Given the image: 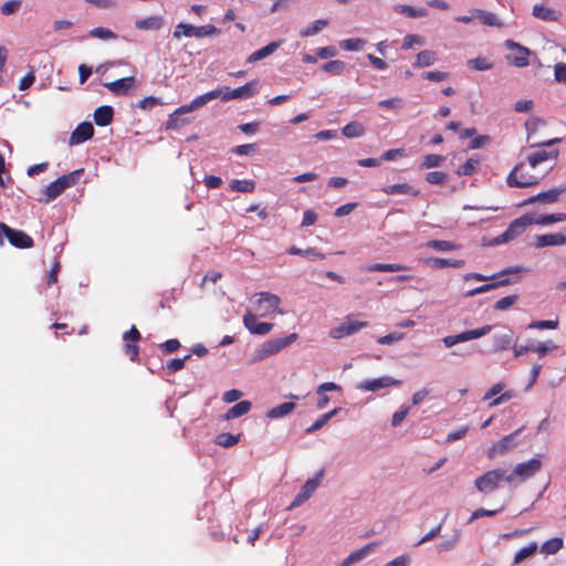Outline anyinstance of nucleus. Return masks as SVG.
Here are the masks:
<instances>
[{
  "instance_id": "nucleus-1",
  "label": "nucleus",
  "mask_w": 566,
  "mask_h": 566,
  "mask_svg": "<svg viewBox=\"0 0 566 566\" xmlns=\"http://www.w3.org/2000/svg\"><path fill=\"white\" fill-rule=\"evenodd\" d=\"M523 271H525V269L523 266L515 265V266H507V268L503 269L502 271H500L499 273H495L491 276H486V275H483L480 273H468L464 276V280L474 279L480 282H483V281H491V282L468 291L465 293V296L471 297V296H474L478 294L486 293L491 290H494V289H497L501 286H506V285L513 284L516 282V280L511 279L509 276L513 275V274L521 273Z\"/></svg>"
},
{
  "instance_id": "nucleus-2",
  "label": "nucleus",
  "mask_w": 566,
  "mask_h": 566,
  "mask_svg": "<svg viewBox=\"0 0 566 566\" xmlns=\"http://www.w3.org/2000/svg\"><path fill=\"white\" fill-rule=\"evenodd\" d=\"M84 174V169L80 168L70 174L59 177L50 182L42 191L45 202L56 199L65 189L75 186Z\"/></svg>"
},
{
  "instance_id": "nucleus-3",
  "label": "nucleus",
  "mask_w": 566,
  "mask_h": 566,
  "mask_svg": "<svg viewBox=\"0 0 566 566\" xmlns=\"http://www.w3.org/2000/svg\"><path fill=\"white\" fill-rule=\"evenodd\" d=\"M532 224H534L533 217L528 213L523 214L522 217L513 220L509 224L506 230L502 234L492 239L488 243V245L495 247V245H500L503 243H507V242L516 239L518 235H521L526 230V228Z\"/></svg>"
},
{
  "instance_id": "nucleus-4",
  "label": "nucleus",
  "mask_w": 566,
  "mask_h": 566,
  "mask_svg": "<svg viewBox=\"0 0 566 566\" xmlns=\"http://www.w3.org/2000/svg\"><path fill=\"white\" fill-rule=\"evenodd\" d=\"M542 469L541 460L533 458L526 462H522L515 465L510 474H506L505 481L509 483L524 482L527 479L534 476Z\"/></svg>"
},
{
  "instance_id": "nucleus-5",
  "label": "nucleus",
  "mask_w": 566,
  "mask_h": 566,
  "mask_svg": "<svg viewBox=\"0 0 566 566\" xmlns=\"http://www.w3.org/2000/svg\"><path fill=\"white\" fill-rule=\"evenodd\" d=\"M7 239L11 245L25 249L33 247V239L22 230L10 228L8 224L0 222V245H3V239Z\"/></svg>"
},
{
  "instance_id": "nucleus-6",
  "label": "nucleus",
  "mask_w": 566,
  "mask_h": 566,
  "mask_svg": "<svg viewBox=\"0 0 566 566\" xmlns=\"http://www.w3.org/2000/svg\"><path fill=\"white\" fill-rule=\"evenodd\" d=\"M218 34H220V30L217 29L212 24L196 27L192 24L181 22L176 25L172 35L175 39H180L182 35L187 36V38H189V36L206 38V36L218 35Z\"/></svg>"
},
{
  "instance_id": "nucleus-7",
  "label": "nucleus",
  "mask_w": 566,
  "mask_h": 566,
  "mask_svg": "<svg viewBox=\"0 0 566 566\" xmlns=\"http://www.w3.org/2000/svg\"><path fill=\"white\" fill-rule=\"evenodd\" d=\"M506 471L504 469H495L485 472L474 481L475 488L484 494H489L499 488L501 480H505Z\"/></svg>"
},
{
  "instance_id": "nucleus-8",
  "label": "nucleus",
  "mask_w": 566,
  "mask_h": 566,
  "mask_svg": "<svg viewBox=\"0 0 566 566\" xmlns=\"http://www.w3.org/2000/svg\"><path fill=\"white\" fill-rule=\"evenodd\" d=\"M297 338V334L292 333L285 337L266 340L256 353V358L262 360L271 355L277 354L283 348L291 345Z\"/></svg>"
},
{
  "instance_id": "nucleus-9",
  "label": "nucleus",
  "mask_w": 566,
  "mask_h": 566,
  "mask_svg": "<svg viewBox=\"0 0 566 566\" xmlns=\"http://www.w3.org/2000/svg\"><path fill=\"white\" fill-rule=\"evenodd\" d=\"M259 82L256 80L245 83L244 85L230 90L228 86L221 87L223 93L220 95L222 102L230 99H243L252 97L258 92Z\"/></svg>"
},
{
  "instance_id": "nucleus-10",
  "label": "nucleus",
  "mask_w": 566,
  "mask_h": 566,
  "mask_svg": "<svg viewBox=\"0 0 566 566\" xmlns=\"http://www.w3.org/2000/svg\"><path fill=\"white\" fill-rule=\"evenodd\" d=\"M255 296H258L256 305L261 317H265L274 312L284 313L279 308L281 298L277 295L270 292H260Z\"/></svg>"
},
{
  "instance_id": "nucleus-11",
  "label": "nucleus",
  "mask_w": 566,
  "mask_h": 566,
  "mask_svg": "<svg viewBox=\"0 0 566 566\" xmlns=\"http://www.w3.org/2000/svg\"><path fill=\"white\" fill-rule=\"evenodd\" d=\"M368 326V322H359L353 319L352 316H348L343 324L339 326L333 328L329 332V336L332 338H343L349 335L355 334L356 332L360 331L361 328Z\"/></svg>"
},
{
  "instance_id": "nucleus-12",
  "label": "nucleus",
  "mask_w": 566,
  "mask_h": 566,
  "mask_svg": "<svg viewBox=\"0 0 566 566\" xmlns=\"http://www.w3.org/2000/svg\"><path fill=\"white\" fill-rule=\"evenodd\" d=\"M505 46L509 50H516L518 52V54H516L514 56H512V55L506 56L509 64L517 66V67H525L530 64V61H528V55L531 54L530 49L521 45L517 42H514L513 40H506Z\"/></svg>"
},
{
  "instance_id": "nucleus-13",
  "label": "nucleus",
  "mask_w": 566,
  "mask_h": 566,
  "mask_svg": "<svg viewBox=\"0 0 566 566\" xmlns=\"http://www.w3.org/2000/svg\"><path fill=\"white\" fill-rule=\"evenodd\" d=\"M243 325L251 333L255 335H266L273 328L272 323L258 322V315L248 311L243 316Z\"/></svg>"
},
{
  "instance_id": "nucleus-14",
  "label": "nucleus",
  "mask_w": 566,
  "mask_h": 566,
  "mask_svg": "<svg viewBox=\"0 0 566 566\" xmlns=\"http://www.w3.org/2000/svg\"><path fill=\"white\" fill-rule=\"evenodd\" d=\"M401 380L395 379L390 376H384L376 379H367L357 385V388L366 391H377L390 386H399Z\"/></svg>"
},
{
  "instance_id": "nucleus-15",
  "label": "nucleus",
  "mask_w": 566,
  "mask_h": 566,
  "mask_svg": "<svg viewBox=\"0 0 566 566\" xmlns=\"http://www.w3.org/2000/svg\"><path fill=\"white\" fill-rule=\"evenodd\" d=\"M94 126L90 122H83L72 132L69 138V145H80L88 139H91L94 135Z\"/></svg>"
},
{
  "instance_id": "nucleus-16",
  "label": "nucleus",
  "mask_w": 566,
  "mask_h": 566,
  "mask_svg": "<svg viewBox=\"0 0 566 566\" xmlns=\"http://www.w3.org/2000/svg\"><path fill=\"white\" fill-rule=\"evenodd\" d=\"M523 167H524V164L520 163L509 174V176L506 178V182L510 187L526 188V187L535 186L538 184V180L533 176L526 178L524 175H521V178L520 179L517 178V172Z\"/></svg>"
},
{
  "instance_id": "nucleus-17",
  "label": "nucleus",
  "mask_w": 566,
  "mask_h": 566,
  "mask_svg": "<svg viewBox=\"0 0 566 566\" xmlns=\"http://www.w3.org/2000/svg\"><path fill=\"white\" fill-rule=\"evenodd\" d=\"M521 432V429L512 432L511 434L502 438L496 444H494L489 451V458H493L495 454H504L509 450L513 449L517 442L516 437Z\"/></svg>"
},
{
  "instance_id": "nucleus-18",
  "label": "nucleus",
  "mask_w": 566,
  "mask_h": 566,
  "mask_svg": "<svg viewBox=\"0 0 566 566\" xmlns=\"http://www.w3.org/2000/svg\"><path fill=\"white\" fill-rule=\"evenodd\" d=\"M482 337L480 328L464 331L457 335H448L442 338L446 347L450 348L459 343L469 342Z\"/></svg>"
},
{
  "instance_id": "nucleus-19",
  "label": "nucleus",
  "mask_w": 566,
  "mask_h": 566,
  "mask_svg": "<svg viewBox=\"0 0 566 566\" xmlns=\"http://www.w3.org/2000/svg\"><path fill=\"white\" fill-rule=\"evenodd\" d=\"M136 85V80L133 76L123 77L113 82L104 83L115 95H126Z\"/></svg>"
},
{
  "instance_id": "nucleus-20",
  "label": "nucleus",
  "mask_w": 566,
  "mask_h": 566,
  "mask_svg": "<svg viewBox=\"0 0 566 566\" xmlns=\"http://www.w3.org/2000/svg\"><path fill=\"white\" fill-rule=\"evenodd\" d=\"M494 352H501L516 345L517 338L514 337L513 331L506 328L503 333H496L493 336Z\"/></svg>"
},
{
  "instance_id": "nucleus-21",
  "label": "nucleus",
  "mask_w": 566,
  "mask_h": 566,
  "mask_svg": "<svg viewBox=\"0 0 566 566\" xmlns=\"http://www.w3.org/2000/svg\"><path fill=\"white\" fill-rule=\"evenodd\" d=\"M533 17L545 22L559 21L562 13L557 10L551 9L544 4H535L532 10Z\"/></svg>"
},
{
  "instance_id": "nucleus-22",
  "label": "nucleus",
  "mask_w": 566,
  "mask_h": 566,
  "mask_svg": "<svg viewBox=\"0 0 566 566\" xmlns=\"http://www.w3.org/2000/svg\"><path fill=\"white\" fill-rule=\"evenodd\" d=\"M562 244H566V235L563 233H548L537 235L534 243L535 248L537 249Z\"/></svg>"
},
{
  "instance_id": "nucleus-23",
  "label": "nucleus",
  "mask_w": 566,
  "mask_h": 566,
  "mask_svg": "<svg viewBox=\"0 0 566 566\" xmlns=\"http://www.w3.org/2000/svg\"><path fill=\"white\" fill-rule=\"evenodd\" d=\"M340 390H342V387L335 382L328 381V382L321 384L316 389V392L318 395V400L316 403L317 409H319V410L324 409L328 405L329 397L326 395L327 391H340Z\"/></svg>"
},
{
  "instance_id": "nucleus-24",
  "label": "nucleus",
  "mask_w": 566,
  "mask_h": 566,
  "mask_svg": "<svg viewBox=\"0 0 566 566\" xmlns=\"http://www.w3.org/2000/svg\"><path fill=\"white\" fill-rule=\"evenodd\" d=\"M114 109L112 106L103 105L95 109L94 122L98 126H107L113 122Z\"/></svg>"
},
{
  "instance_id": "nucleus-25",
  "label": "nucleus",
  "mask_w": 566,
  "mask_h": 566,
  "mask_svg": "<svg viewBox=\"0 0 566 566\" xmlns=\"http://www.w3.org/2000/svg\"><path fill=\"white\" fill-rule=\"evenodd\" d=\"M252 408V403L249 400H241L233 407H231L223 416V420H231L243 415H247Z\"/></svg>"
},
{
  "instance_id": "nucleus-26",
  "label": "nucleus",
  "mask_w": 566,
  "mask_h": 566,
  "mask_svg": "<svg viewBox=\"0 0 566 566\" xmlns=\"http://www.w3.org/2000/svg\"><path fill=\"white\" fill-rule=\"evenodd\" d=\"M281 45L280 41H274L269 43L268 45L263 46L260 50L254 51L252 54L249 55L247 62L248 63H254L260 60H263L274 53Z\"/></svg>"
},
{
  "instance_id": "nucleus-27",
  "label": "nucleus",
  "mask_w": 566,
  "mask_h": 566,
  "mask_svg": "<svg viewBox=\"0 0 566 566\" xmlns=\"http://www.w3.org/2000/svg\"><path fill=\"white\" fill-rule=\"evenodd\" d=\"M559 155L558 149H552V150H538L533 154H531L527 159L530 165L534 168L537 165H539L543 161H546L548 159H556Z\"/></svg>"
},
{
  "instance_id": "nucleus-28",
  "label": "nucleus",
  "mask_w": 566,
  "mask_h": 566,
  "mask_svg": "<svg viewBox=\"0 0 566 566\" xmlns=\"http://www.w3.org/2000/svg\"><path fill=\"white\" fill-rule=\"evenodd\" d=\"M381 191L386 195H411L419 196V190H415L408 184H395L382 187Z\"/></svg>"
},
{
  "instance_id": "nucleus-29",
  "label": "nucleus",
  "mask_w": 566,
  "mask_h": 566,
  "mask_svg": "<svg viewBox=\"0 0 566 566\" xmlns=\"http://www.w3.org/2000/svg\"><path fill=\"white\" fill-rule=\"evenodd\" d=\"M473 14L475 18L480 19L481 22L485 25L497 28L504 27L503 22L493 12L484 11L481 9H474Z\"/></svg>"
},
{
  "instance_id": "nucleus-30",
  "label": "nucleus",
  "mask_w": 566,
  "mask_h": 566,
  "mask_svg": "<svg viewBox=\"0 0 566 566\" xmlns=\"http://www.w3.org/2000/svg\"><path fill=\"white\" fill-rule=\"evenodd\" d=\"M164 24V20L159 15H151L145 19H139L135 22L138 30H159Z\"/></svg>"
},
{
  "instance_id": "nucleus-31",
  "label": "nucleus",
  "mask_w": 566,
  "mask_h": 566,
  "mask_svg": "<svg viewBox=\"0 0 566 566\" xmlns=\"http://www.w3.org/2000/svg\"><path fill=\"white\" fill-rule=\"evenodd\" d=\"M324 476V470H319L314 478L308 479L304 485L301 488V493L305 495V497L310 499L315 490L321 485Z\"/></svg>"
},
{
  "instance_id": "nucleus-32",
  "label": "nucleus",
  "mask_w": 566,
  "mask_h": 566,
  "mask_svg": "<svg viewBox=\"0 0 566 566\" xmlns=\"http://www.w3.org/2000/svg\"><path fill=\"white\" fill-rule=\"evenodd\" d=\"M295 407H296V405L293 401L283 402L279 406L271 408L266 412V417L271 418V419H277V418L285 417V416L290 415L295 409Z\"/></svg>"
},
{
  "instance_id": "nucleus-33",
  "label": "nucleus",
  "mask_w": 566,
  "mask_h": 566,
  "mask_svg": "<svg viewBox=\"0 0 566 566\" xmlns=\"http://www.w3.org/2000/svg\"><path fill=\"white\" fill-rule=\"evenodd\" d=\"M461 534H462L461 530H459V528L454 530L453 535L450 538L444 539V541L440 542L439 544H437V546H436L437 553L441 554V553H447V552L452 551L458 545V543L461 538Z\"/></svg>"
},
{
  "instance_id": "nucleus-34",
  "label": "nucleus",
  "mask_w": 566,
  "mask_h": 566,
  "mask_svg": "<svg viewBox=\"0 0 566 566\" xmlns=\"http://www.w3.org/2000/svg\"><path fill=\"white\" fill-rule=\"evenodd\" d=\"M437 61V54L430 50H423L419 52L416 56V61L413 63L415 67H428L434 64Z\"/></svg>"
},
{
  "instance_id": "nucleus-35",
  "label": "nucleus",
  "mask_w": 566,
  "mask_h": 566,
  "mask_svg": "<svg viewBox=\"0 0 566 566\" xmlns=\"http://www.w3.org/2000/svg\"><path fill=\"white\" fill-rule=\"evenodd\" d=\"M407 270V266L395 263H374L364 268L367 272H399Z\"/></svg>"
},
{
  "instance_id": "nucleus-36",
  "label": "nucleus",
  "mask_w": 566,
  "mask_h": 566,
  "mask_svg": "<svg viewBox=\"0 0 566 566\" xmlns=\"http://www.w3.org/2000/svg\"><path fill=\"white\" fill-rule=\"evenodd\" d=\"M395 12L406 14L409 18H422L428 14L426 8H415L407 4H398L394 8Z\"/></svg>"
},
{
  "instance_id": "nucleus-37",
  "label": "nucleus",
  "mask_w": 566,
  "mask_h": 566,
  "mask_svg": "<svg viewBox=\"0 0 566 566\" xmlns=\"http://www.w3.org/2000/svg\"><path fill=\"white\" fill-rule=\"evenodd\" d=\"M365 126L359 122H350L345 125L342 133L347 138H357L365 134Z\"/></svg>"
},
{
  "instance_id": "nucleus-38",
  "label": "nucleus",
  "mask_w": 566,
  "mask_h": 566,
  "mask_svg": "<svg viewBox=\"0 0 566 566\" xmlns=\"http://www.w3.org/2000/svg\"><path fill=\"white\" fill-rule=\"evenodd\" d=\"M222 93H223V90H218V88L207 92V93L196 97L195 99H192L191 101L192 106L195 107V109H198V108L202 107L203 105H206L207 103H209L210 101L220 97V95Z\"/></svg>"
},
{
  "instance_id": "nucleus-39",
  "label": "nucleus",
  "mask_w": 566,
  "mask_h": 566,
  "mask_svg": "<svg viewBox=\"0 0 566 566\" xmlns=\"http://www.w3.org/2000/svg\"><path fill=\"white\" fill-rule=\"evenodd\" d=\"M565 192L564 188H553L547 191L539 192L536 195V198L539 202L544 203H553L556 202L559 198V196Z\"/></svg>"
},
{
  "instance_id": "nucleus-40",
  "label": "nucleus",
  "mask_w": 566,
  "mask_h": 566,
  "mask_svg": "<svg viewBox=\"0 0 566 566\" xmlns=\"http://www.w3.org/2000/svg\"><path fill=\"white\" fill-rule=\"evenodd\" d=\"M230 189L238 192H253L255 189V182L253 180H238L232 179L230 182Z\"/></svg>"
},
{
  "instance_id": "nucleus-41",
  "label": "nucleus",
  "mask_w": 566,
  "mask_h": 566,
  "mask_svg": "<svg viewBox=\"0 0 566 566\" xmlns=\"http://www.w3.org/2000/svg\"><path fill=\"white\" fill-rule=\"evenodd\" d=\"M566 220V213H551V214H542L538 218L533 217L534 224H552L555 222H560Z\"/></svg>"
},
{
  "instance_id": "nucleus-42",
  "label": "nucleus",
  "mask_w": 566,
  "mask_h": 566,
  "mask_svg": "<svg viewBox=\"0 0 566 566\" xmlns=\"http://www.w3.org/2000/svg\"><path fill=\"white\" fill-rule=\"evenodd\" d=\"M240 438H241V433L232 434V433L223 432L217 437L216 442H217V444H219L223 448H231L240 441Z\"/></svg>"
},
{
  "instance_id": "nucleus-43",
  "label": "nucleus",
  "mask_w": 566,
  "mask_h": 566,
  "mask_svg": "<svg viewBox=\"0 0 566 566\" xmlns=\"http://www.w3.org/2000/svg\"><path fill=\"white\" fill-rule=\"evenodd\" d=\"M563 547V539L560 537H554L546 541L542 547L541 552L546 555L556 554Z\"/></svg>"
},
{
  "instance_id": "nucleus-44",
  "label": "nucleus",
  "mask_w": 566,
  "mask_h": 566,
  "mask_svg": "<svg viewBox=\"0 0 566 566\" xmlns=\"http://www.w3.org/2000/svg\"><path fill=\"white\" fill-rule=\"evenodd\" d=\"M287 252L293 255L311 256L313 259H319V260L325 259V254H323L322 252L317 251L314 248H308V249L302 250V249L293 245L287 250Z\"/></svg>"
},
{
  "instance_id": "nucleus-45",
  "label": "nucleus",
  "mask_w": 566,
  "mask_h": 566,
  "mask_svg": "<svg viewBox=\"0 0 566 566\" xmlns=\"http://www.w3.org/2000/svg\"><path fill=\"white\" fill-rule=\"evenodd\" d=\"M328 24L325 19L315 20L311 25L300 31L301 36H312L318 33L324 27Z\"/></svg>"
},
{
  "instance_id": "nucleus-46",
  "label": "nucleus",
  "mask_w": 566,
  "mask_h": 566,
  "mask_svg": "<svg viewBox=\"0 0 566 566\" xmlns=\"http://www.w3.org/2000/svg\"><path fill=\"white\" fill-rule=\"evenodd\" d=\"M346 67L345 62L340 60H333L322 65V70L333 75H339Z\"/></svg>"
},
{
  "instance_id": "nucleus-47",
  "label": "nucleus",
  "mask_w": 566,
  "mask_h": 566,
  "mask_svg": "<svg viewBox=\"0 0 566 566\" xmlns=\"http://www.w3.org/2000/svg\"><path fill=\"white\" fill-rule=\"evenodd\" d=\"M479 164H480V161L478 159L470 158L462 166H460L458 168L457 175L471 176L476 171Z\"/></svg>"
},
{
  "instance_id": "nucleus-48",
  "label": "nucleus",
  "mask_w": 566,
  "mask_h": 566,
  "mask_svg": "<svg viewBox=\"0 0 566 566\" xmlns=\"http://www.w3.org/2000/svg\"><path fill=\"white\" fill-rule=\"evenodd\" d=\"M545 120L541 117L532 116L525 122V129L527 132V140H531L533 134L536 133L538 127L544 126Z\"/></svg>"
},
{
  "instance_id": "nucleus-49",
  "label": "nucleus",
  "mask_w": 566,
  "mask_h": 566,
  "mask_svg": "<svg viewBox=\"0 0 566 566\" xmlns=\"http://www.w3.org/2000/svg\"><path fill=\"white\" fill-rule=\"evenodd\" d=\"M468 66L475 71H488L493 67V64L486 57H475L468 61Z\"/></svg>"
},
{
  "instance_id": "nucleus-50",
  "label": "nucleus",
  "mask_w": 566,
  "mask_h": 566,
  "mask_svg": "<svg viewBox=\"0 0 566 566\" xmlns=\"http://www.w3.org/2000/svg\"><path fill=\"white\" fill-rule=\"evenodd\" d=\"M537 551V544L534 542V543H531L528 546L526 547H523L522 549H520L516 554H515V557H514V564H520L522 563L525 558L532 556L533 554H535Z\"/></svg>"
},
{
  "instance_id": "nucleus-51",
  "label": "nucleus",
  "mask_w": 566,
  "mask_h": 566,
  "mask_svg": "<svg viewBox=\"0 0 566 566\" xmlns=\"http://www.w3.org/2000/svg\"><path fill=\"white\" fill-rule=\"evenodd\" d=\"M189 123V119L181 118L180 115H177L176 113H172L169 115L168 120L165 124L166 129H174L177 130L181 126Z\"/></svg>"
},
{
  "instance_id": "nucleus-52",
  "label": "nucleus",
  "mask_w": 566,
  "mask_h": 566,
  "mask_svg": "<svg viewBox=\"0 0 566 566\" xmlns=\"http://www.w3.org/2000/svg\"><path fill=\"white\" fill-rule=\"evenodd\" d=\"M378 546L377 542L368 543L365 546H363L359 549H356L355 552L350 553L355 562H359L363 558H365L369 553L374 552L375 548Z\"/></svg>"
},
{
  "instance_id": "nucleus-53",
  "label": "nucleus",
  "mask_w": 566,
  "mask_h": 566,
  "mask_svg": "<svg viewBox=\"0 0 566 566\" xmlns=\"http://www.w3.org/2000/svg\"><path fill=\"white\" fill-rule=\"evenodd\" d=\"M426 245L437 251H452L457 248L454 243L446 240H431Z\"/></svg>"
},
{
  "instance_id": "nucleus-54",
  "label": "nucleus",
  "mask_w": 566,
  "mask_h": 566,
  "mask_svg": "<svg viewBox=\"0 0 566 566\" xmlns=\"http://www.w3.org/2000/svg\"><path fill=\"white\" fill-rule=\"evenodd\" d=\"M430 262L437 268H448V266L461 268L464 265L463 260H449V259L434 258V259H431Z\"/></svg>"
},
{
  "instance_id": "nucleus-55",
  "label": "nucleus",
  "mask_w": 566,
  "mask_h": 566,
  "mask_svg": "<svg viewBox=\"0 0 566 566\" xmlns=\"http://www.w3.org/2000/svg\"><path fill=\"white\" fill-rule=\"evenodd\" d=\"M366 43L363 39H346L340 42V48L346 51H359Z\"/></svg>"
},
{
  "instance_id": "nucleus-56",
  "label": "nucleus",
  "mask_w": 566,
  "mask_h": 566,
  "mask_svg": "<svg viewBox=\"0 0 566 566\" xmlns=\"http://www.w3.org/2000/svg\"><path fill=\"white\" fill-rule=\"evenodd\" d=\"M517 300H518V295H516V294H512V295L502 297L494 304V310L505 311V310L510 308L513 304H515Z\"/></svg>"
},
{
  "instance_id": "nucleus-57",
  "label": "nucleus",
  "mask_w": 566,
  "mask_h": 566,
  "mask_svg": "<svg viewBox=\"0 0 566 566\" xmlns=\"http://www.w3.org/2000/svg\"><path fill=\"white\" fill-rule=\"evenodd\" d=\"M557 348V345L552 340L532 345V350L535 352L539 357H544L548 352Z\"/></svg>"
},
{
  "instance_id": "nucleus-58",
  "label": "nucleus",
  "mask_w": 566,
  "mask_h": 566,
  "mask_svg": "<svg viewBox=\"0 0 566 566\" xmlns=\"http://www.w3.org/2000/svg\"><path fill=\"white\" fill-rule=\"evenodd\" d=\"M444 161V157L441 155L430 154L424 156L423 161L421 164L422 168H432L439 167Z\"/></svg>"
},
{
  "instance_id": "nucleus-59",
  "label": "nucleus",
  "mask_w": 566,
  "mask_h": 566,
  "mask_svg": "<svg viewBox=\"0 0 566 566\" xmlns=\"http://www.w3.org/2000/svg\"><path fill=\"white\" fill-rule=\"evenodd\" d=\"M90 34L93 38H97V39H102V40H109V39L116 38V34L112 30L102 28V27L91 30Z\"/></svg>"
},
{
  "instance_id": "nucleus-60",
  "label": "nucleus",
  "mask_w": 566,
  "mask_h": 566,
  "mask_svg": "<svg viewBox=\"0 0 566 566\" xmlns=\"http://www.w3.org/2000/svg\"><path fill=\"white\" fill-rule=\"evenodd\" d=\"M191 355H186L184 358H174L167 364V370L169 373H177L185 367L187 360H189Z\"/></svg>"
},
{
  "instance_id": "nucleus-61",
  "label": "nucleus",
  "mask_w": 566,
  "mask_h": 566,
  "mask_svg": "<svg viewBox=\"0 0 566 566\" xmlns=\"http://www.w3.org/2000/svg\"><path fill=\"white\" fill-rule=\"evenodd\" d=\"M415 44H418V45L423 44V39L420 35H418V34H407L403 38V41H402V44H401V49L402 50H409Z\"/></svg>"
},
{
  "instance_id": "nucleus-62",
  "label": "nucleus",
  "mask_w": 566,
  "mask_h": 566,
  "mask_svg": "<svg viewBox=\"0 0 566 566\" xmlns=\"http://www.w3.org/2000/svg\"><path fill=\"white\" fill-rule=\"evenodd\" d=\"M422 78L432 82H442L449 78V73L442 71H429L422 73Z\"/></svg>"
},
{
  "instance_id": "nucleus-63",
  "label": "nucleus",
  "mask_w": 566,
  "mask_h": 566,
  "mask_svg": "<svg viewBox=\"0 0 566 566\" xmlns=\"http://www.w3.org/2000/svg\"><path fill=\"white\" fill-rule=\"evenodd\" d=\"M558 326V319H548V321H535L528 325V328H537V329H555Z\"/></svg>"
},
{
  "instance_id": "nucleus-64",
  "label": "nucleus",
  "mask_w": 566,
  "mask_h": 566,
  "mask_svg": "<svg viewBox=\"0 0 566 566\" xmlns=\"http://www.w3.org/2000/svg\"><path fill=\"white\" fill-rule=\"evenodd\" d=\"M426 180L431 185H441L447 180V174L442 171H431L427 174Z\"/></svg>"
}]
</instances>
